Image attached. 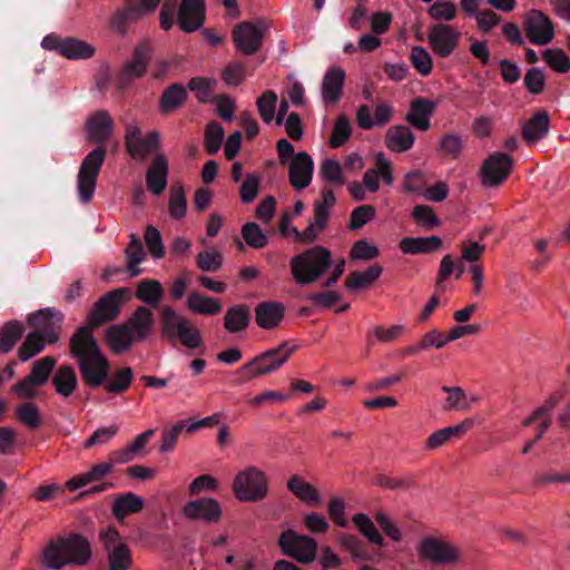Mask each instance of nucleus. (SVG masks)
<instances>
[{
    "label": "nucleus",
    "mask_w": 570,
    "mask_h": 570,
    "mask_svg": "<svg viewBox=\"0 0 570 570\" xmlns=\"http://www.w3.org/2000/svg\"><path fill=\"white\" fill-rule=\"evenodd\" d=\"M277 102L278 97L273 90H265L256 99L258 115L265 124H271L274 120Z\"/></svg>",
    "instance_id": "8fccbe9b"
},
{
    "label": "nucleus",
    "mask_w": 570,
    "mask_h": 570,
    "mask_svg": "<svg viewBox=\"0 0 570 570\" xmlns=\"http://www.w3.org/2000/svg\"><path fill=\"white\" fill-rule=\"evenodd\" d=\"M550 130V118L547 111L539 110L523 124L522 138L529 142L534 144L544 138Z\"/></svg>",
    "instance_id": "7c9ffc66"
},
{
    "label": "nucleus",
    "mask_w": 570,
    "mask_h": 570,
    "mask_svg": "<svg viewBox=\"0 0 570 570\" xmlns=\"http://www.w3.org/2000/svg\"><path fill=\"white\" fill-rule=\"evenodd\" d=\"M16 416L20 423L31 430L41 425V417L38 406L32 402H26L17 406Z\"/></svg>",
    "instance_id": "603ef678"
},
{
    "label": "nucleus",
    "mask_w": 570,
    "mask_h": 570,
    "mask_svg": "<svg viewBox=\"0 0 570 570\" xmlns=\"http://www.w3.org/2000/svg\"><path fill=\"white\" fill-rule=\"evenodd\" d=\"M296 348V345H289L287 342H284L275 348L261 353L240 366L237 373L242 376L243 382H249L256 377L273 373L288 361Z\"/></svg>",
    "instance_id": "0eeeda50"
},
{
    "label": "nucleus",
    "mask_w": 570,
    "mask_h": 570,
    "mask_svg": "<svg viewBox=\"0 0 570 570\" xmlns=\"http://www.w3.org/2000/svg\"><path fill=\"white\" fill-rule=\"evenodd\" d=\"M222 78L227 86H239L247 78L246 66L242 62L233 61L223 69Z\"/></svg>",
    "instance_id": "680f3d73"
},
{
    "label": "nucleus",
    "mask_w": 570,
    "mask_h": 570,
    "mask_svg": "<svg viewBox=\"0 0 570 570\" xmlns=\"http://www.w3.org/2000/svg\"><path fill=\"white\" fill-rule=\"evenodd\" d=\"M70 353L78 362L82 380L89 386H100L108 376L109 362L101 353L90 328L80 327L70 340Z\"/></svg>",
    "instance_id": "f03ea898"
},
{
    "label": "nucleus",
    "mask_w": 570,
    "mask_h": 570,
    "mask_svg": "<svg viewBox=\"0 0 570 570\" xmlns=\"http://www.w3.org/2000/svg\"><path fill=\"white\" fill-rule=\"evenodd\" d=\"M23 335V325L18 321L6 323L0 331V353H9Z\"/></svg>",
    "instance_id": "a18cd8bd"
},
{
    "label": "nucleus",
    "mask_w": 570,
    "mask_h": 570,
    "mask_svg": "<svg viewBox=\"0 0 570 570\" xmlns=\"http://www.w3.org/2000/svg\"><path fill=\"white\" fill-rule=\"evenodd\" d=\"M55 365L56 360L52 356H45L32 365L29 376L42 386L48 381Z\"/></svg>",
    "instance_id": "338daca9"
},
{
    "label": "nucleus",
    "mask_w": 570,
    "mask_h": 570,
    "mask_svg": "<svg viewBox=\"0 0 570 570\" xmlns=\"http://www.w3.org/2000/svg\"><path fill=\"white\" fill-rule=\"evenodd\" d=\"M289 183L296 190L306 188L313 178L314 163L312 157L301 151L295 154L288 168Z\"/></svg>",
    "instance_id": "412c9836"
},
{
    "label": "nucleus",
    "mask_w": 570,
    "mask_h": 570,
    "mask_svg": "<svg viewBox=\"0 0 570 570\" xmlns=\"http://www.w3.org/2000/svg\"><path fill=\"white\" fill-rule=\"evenodd\" d=\"M287 490L301 502L308 507H316L321 503L320 491L302 476L294 474L286 482Z\"/></svg>",
    "instance_id": "2f4dec72"
},
{
    "label": "nucleus",
    "mask_w": 570,
    "mask_h": 570,
    "mask_svg": "<svg viewBox=\"0 0 570 570\" xmlns=\"http://www.w3.org/2000/svg\"><path fill=\"white\" fill-rule=\"evenodd\" d=\"M442 246L439 236L405 237L400 242V249L404 254H420L438 250Z\"/></svg>",
    "instance_id": "ea45409f"
},
{
    "label": "nucleus",
    "mask_w": 570,
    "mask_h": 570,
    "mask_svg": "<svg viewBox=\"0 0 570 570\" xmlns=\"http://www.w3.org/2000/svg\"><path fill=\"white\" fill-rule=\"evenodd\" d=\"M335 200L332 190L323 189L321 196L314 202V219L308 223L307 227L299 232L295 226L291 225L289 217L285 214L281 218V233L283 235H292L296 242L302 244L314 243L326 228L330 209L334 206Z\"/></svg>",
    "instance_id": "20e7f679"
},
{
    "label": "nucleus",
    "mask_w": 570,
    "mask_h": 570,
    "mask_svg": "<svg viewBox=\"0 0 570 570\" xmlns=\"http://www.w3.org/2000/svg\"><path fill=\"white\" fill-rule=\"evenodd\" d=\"M346 73L340 66L330 67L322 79L321 96L326 105H336L343 95Z\"/></svg>",
    "instance_id": "aec40b11"
},
{
    "label": "nucleus",
    "mask_w": 570,
    "mask_h": 570,
    "mask_svg": "<svg viewBox=\"0 0 570 570\" xmlns=\"http://www.w3.org/2000/svg\"><path fill=\"white\" fill-rule=\"evenodd\" d=\"M411 61L413 67L422 76H428L433 69V62L430 53L425 48L416 46L411 51Z\"/></svg>",
    "instance_id": "e2e57ef3"
},
{
    "label": "nucleus",
    "mask_w": 570,
    "mask_h": 570,
    "mask_svg": "<svg viewBox=\"0 0 570 570\" xmlns=\"http://www.w3.org/2000/svg\"><path fill=\"white\" fill-rule=\"evenodd\" d=\"M379 248L365 239L355 242L350 250L351 261H371L379 256Z\"/></svg>",
    "instance_id": "69168bd1"
},
{
    "label": "nucleus",
    "mask_w": 570,
    "mask_h": 570,
    "mask_svg": "<svg viewBox=\"0 0 570 570\" xmlns=\"http://www.w3.org/2000/svg\"><path fill=\"white\" fill-rule=\"evenodd\" d=\"M225 132L223 127L217 122H210L207 125L205 130V141L204 146L208 154H216L224 139Z\"/></svg>",
    "instance_id": "052dcab7"
},
{
    "label": "nucleus",
    "mask_w": 570,
    "mask_h": 570,
    "mask_svg": "<svg viewBox=\"0 0 570 570\" xmlns=\"http://www.w3.org/2000/svg\"><path fill=\"white\" fill-rule=\"evenodd\" d=\"M52 386L58 395L67 399L78 387V379L75 370L69 365L60 366L52 376Z\"/></svg>",
    "instance_id": "f704fd0d"
},
{
    "label": "nucleus",
    "mask_w": 570,
    "mask_h": 570,
    "mask_svg": "<svg viewBox=\"0 0 570 570\" xmlns=\"http://www.w3.org/2000/svg\"><path fill=\"white\" fill-rule=\"evenodd\" d=\"M86 130L91 142L104 145L114 131V121L107 111L98 110L88 117Z\"/></svg>",
    "instance_id": "b1692460"
},
{
    "label": "nucleus",
    "mask_w": 570,
    "mask_h": 570,
    "mask_svg": "<svg viewBox=\"0 0 570 570\" xmlns=\"http://www.w3.org/2000/svg\"><path fill=\"white\" fill-rule=\"evenodd\" d=\"M204 0H183L178 10L177 22L185 32H193L204 23Z\"/></svg>",
    "instance_id": "5701e85b"
},
{
    "label": "nucleus",
    "mask_w": 570,
    "mask_h": 570,
    "mask_svg": "<svg viewBox=\"0 0 570 570\" xmlns=\"http://www.w3.org/2000/svg\"><path fill=\"white\" fill-rule=\"evenodd\" d=\"M45 347L43 335L39 332L27 335L24 342L18 350V356L21 362H27L39 354Z\"/></svg>",
    "instance_id": "864d4df0"
},
{
    "label": "nucleus",
    "mask_w": 570,
    "mask_h": 570,
    "mask_svg": "<svg viewBox=\"0 0 570 570\" xmlns=\"http://www.w3.org/2000/svg\"><path fill=\"white\" fill-rule=\"evenodd\" d=\"M106 343L114 354H121L128 351L136 338L132 331L125 323L109 326L105 334Z\"/></svg>",
    "instance_id": "c756f323"
},
{
    "label": "nucleus",
    "mask_w": 570,
    "mask_h": 570,
    "mask_svg": "<svg viewBox=\"0 0 570 570\" xmlns=\"http://www.w3.org/2000/svg\"><path fill=\"white\" fill-rule=\"evenodd\" d=\"M160 325L163 336L173 340L177 338L181 345L189 350L203 346L204 341L200 330L187 317L176 313L170 306L160 309Z\"/></svg>",
    "instance_id": "423d86ee"
},
{
    "label": "nucleus",
    "mask_w": 570,
    "mask_h": 570,
    "mask_svg": "<svg viewBox=\"0 0 570 570\" xmlns=\"http://www.w3.org/2000/svg\"><path fill=\"white\" fill-rule=\"evenodd\" d=\"M163 295L164 288L156 279H144L137 285L136 297L150 307H157Z\"/></svg>",
    "instance_id": "a19ab883"
},
{
    "label": "nucleus",
    "mask_w": 570,
    "mask_h": 570,
    "mask_svg": "<svg viewBox=\"0 0 570 570\" xmlns=\"http://www.w3.org/2000/svg\"><path fill=\"white\" fill-rule=\"evenodd\" d=\"M266 27L264 23L242 22L233 31L236 49L247 56L256 53L263 43Z\"/></svg>",
    "instance_id": "a211bd4d"
},
{
    "label": "nucleus",
    "mask_w": 570,
    "mask_h": 570,
    "mask_svg": "<svg viewBox=\"0 0 570 570\" xmlns=\"http://www.w3.org/2000/svg\"><path fill=\"white\" fill-rule=\"evenodd\" d=\"M70 353L78 362L82 380L89 386H100L108 376L109 362L101 353L90 328L80 327L70 340Z\"/></svg>",
    "instance_id": "f257e3e1"
},
{
    "label": "nucleus",
    "mask_w": 570,
    "mask_h": 570,
    "mask_svg": "<svg viewBox=\"0 0 570 570\" xmlns=\"http://www.w3.org/2000/svg\"><path fill=\"white\" fill-rule=\"evenodd\" d=\"M125 324L132 331L136 341H145L151 336L154 332V314L146 306H139L134 311Z\"/></svg>",
    "instance_id": "c85d7f7f"
},
{
    "label": "nucleus",
    "mask_w": 570,
    "mask_h": 570,
    "mask_svg": "<svg viewBox=\"0 0 570 570\" xmlns=\"http://www.w3.org/2000/svg\"><path fill=\"white\" fill-rule=\"evenodd\" d=\"M352 522L358 532L371 543H374L379 547L384 544L383 535L380 533L373 520L367 514L356 513L353 515Z\"/></svg>",
    "instance_id": "c03bdc74"
},
{
    "label": "nucleus",
    "mask_w": 570,
    "mask_h": 570,
    "mask_svg": "<svg viewBox=\"0 0 570 570\" xmlns=\"http://www.w3.org/2000/svg\"><path fill=\"white\" fill-rule=\"evenodd\" d=\"M332 264L331 252L315 246L293 256L289 261L291 273L298 285H306L321 278Z\"/></svg>",
    "instance_id": "39448f33"
},
{
    "label": "nucleus",
    "mask_w": 570,
    "mask_h": 570,
    "mask_svg": "<svg viewBox=\"0 0 570 570\" xmlns=\"http://www.w3.org/2000/svg\"><path fill=\"white\" fill-rule=\"evenodd\" d=\"M217 83L215 78L196 77L190 79L188 88L195 92L200 102H207L212 99L214 88Z\"/></svg>",
    "instance_id": "4d7b16f0"
},
{
    "label": "nucleus",
    "mask_w": 570,
    "mask_h": 570,
    "mask_svg": "<svg viewBox=\"0 0 570 570\" xmlns=\"http://www.w3.org/2000/svg\"><path fill=\"white\" fill-rule=\"evenodd\" d=\"M513 169V158L504 153L495 151L489 155L479 169L482 187L493 189L502 186Z\"/></svg>",
    "instance_id": "9b49d317"
},
{
    "label": "nucleus",
    "mask_w": 570,
    "mask_h": 570,
    "mask_svg": "<svg viewBox=\"0 0 570 570\" xmlns=\"http://www.w3.org/2000/svg\"><path fill=\"white\" fill-rule=\"evenodd\" d=\"M106 159L101 146L90 151L82 160L77 175V191L82 203H89L96 190L97 177Z\"/></svg>",
    "instance_id": "1a4fd4ad"
},
{
    "label": "nucleus",
    "mask_w": 570,
    "mask_h": 570,
    "mask_svg": "<svg viewBox=\"0 0 570 570\" xmlns=\"http://www.w3.org/2000/svg\"><path fill=\"white\" fill-rule=\"evenodd\" d=\"M435 107L434 101L416 97L411 101L405 119L414 128L426 131L431 126L430 119Z\"/></svg>",
    "instance_id": "a878e982"
},
{
    "label": "nucleus",
    "mask_w": 570,
    "mask_h": 570,
    "mask_svg": "<svg viewBox=\"0 0 570 570\" xmlns=\"http://www.w3.org/2000/svg\"><path fill=\"white\" fill-rule=\"evenodd\" d=\"M439 146L443 156L450 159H458L461 155L463 142L459 135L446 134L441 137Z\"/></svg>",
    "instance_id": "0e129e2a"
},
{
    "label": "nucleus",
    "mask_w": 570,
    "mask_h": 570,
    "mask_svg": "<svg viewBox=\"0 0 570 570\" xmlns=\"http://www.w3.org/2000/svg\"><path fill=\"white\" fill-rule=\"evenodd\" d=\"M380 179L387 186L393 184V174L391 163L382 153L375 157V167L368 168L363 175V185L370 193H376L380 189Z\"/></svg>",
    "instance_id": "393cba45"
},
{
    "label": "nucleus",
    "mask_w": 570,
    "mask_h": 570,
    "mask_svg": "<svg viewBox=\"0 0 570 570\" xmlns=\"http://www.w3.org/2000/svg\"><path fill=\"white\" fill-rule=\"evenodd\" d=\"M168 160L164 154H157L146 171V185L149 191L160 195L167 187Z\"/></svg>",
    "instance_id": "cd10ccee"
},
{
    "label": "nucleus",
    "mask_w": 570,
    "mask_h": 570,
    "mask_svg": "<svg viewBox=\"0 0 570 570\" xmlns=\"http://www.w3.org/2000/svg\"><path fill=\"white\" fill-rule=\"evenodd\" d=\"M95 51L94 46L75 38L63 39L60 47V55L67 59H87L92 57Z\"/></svg>",
    "instance_id": "79ce46f5"
},
{
    "label": "nucleus",
    "mask_w": 570,
    "mask_h": 570,
    "mask_svg": "<svg viewBox=\"0 0 570 570\" xmlns=\"http://www.w3.org/2000/svg\"><path fill=\"white\" fill-rule=\"evenodd\" d=\"M285 316V306L281 302L267 301L255 307V322L263 330L276 328Z\"/></svg>",
    "instance_id": "bb28decb"
},
{
    "label": "nucleus",
    "mask_w": 570,
    "mask_h": 570,
    "mask_svg": "<svg viewBox=\"0 0 570 570\" xmlns=\"http://www.w3.org/2000/svg\"><path fill=\"white\" fill-rule=\"evenodd\" d=\"M351 134L352 127L348 118L345 115L338 116L334 122L330 137V146L332 148L341 147L350 139Z\"/></svg>",
    "instance_id": "6e6d98bb"
},
{
    "label": "nucleus",
    "mask_w": 570,
    "mask_h": 570,
    "mask_svg": "<svg viewBox=\"0 0 570 570\" xmlns=\"http://www.w3.org/2000/svg\"><path fill=\"white\" fill-rule=\"evenodd\" d=\"M99 540L107 552L109 570H129L132 563L131 551L117 529L108 527L101 530Z\"/></svg>",
    "instance_id": "2eb2a0df"
},
{
    "label": "nucleus",
    "mask_w": 570,
    "mask_h": 570,
    "mask_svg": "<svg viewBox=\"0 0 570 570\" xmlns=\"http://www.w3.org/2000/svg\"><path fill=\"white\" fill-rule=\"evenodd\" d=\"M250 311L245 304L228 307L224 315V328L232 334L245 331L249 325Z\"/></svg>",
    "instance_id": "e433bc0d"
},
{
    "label": "nucleus",
    "mask_w": 570,
    "mask_h": 570,
    "mask_svg": "<svg viewBox=\"0 0 570 570\" xmlns=\"http://www.w3.org/2000/svg\"><path fill=\"white\" fill-rule=\"evenodd\" d=\"M126 258L129 275L131 277L138 276L141 273V269L138 267V265L144 261L145 252L140 239L135 235H131L130 237L129 245L126 249Z\"/></svg>",
    "instance_id": "de8ad7c7"
},
{
    "label": "nucleus",
    "mask_w": 570,
    "mask_h": 570,
    "mask_svg": "<svg viewBox=\"0 0 570 570\" xmlns=\"http://www.w3.org/2000/svg\"><path fill=\"white\" fill-rule=\"evenodd\" d=\"M414 136L405 126H393L385 135L386 147L394 153H403L412 148Z\"/></svg>",
    "instance_id": "58836bf2"
},
{
    "label": "nucleus",
    "mask_w": 570,
    "mask_h": 570,
    "mask_svg": "<svg viewBox=\"0 0 570 570\" xmlns=\"http://www.w3.org/2000/svg\"><path fill=\"white\" fill-rule=\"evenodd\" d=\"M149 52L146 47L136 48L131 59L124 63L118 77V90L124 91L131 81L141 78L147 70Z\"/></svg>",
    "instance_id": "6ab92c4d"
},
{
    "label": "nucleus",
    "mask_w": 570,
    "mask_h": 570,
    "mask_svg": "<svg viewBox=\"0 0 570 570\" xmlns=\"http://www.w3.org/2000/svg\"><path fill=\"white\" fill-rule=\"evenodd\" d=\"M429 17L441 23L453 21L458 17V8L454 2L449 0H439L433 2L426 10Z\"/></svg>",
    "instance_id": "09e8293b"
},
{
    "label": "nucleus",
    "mask_w": 570,
    "mask_h": 570,
    "mask_svg": "<svg viewBox=\"0 0 570 570\" xmlns=\"http://www.w3.org/2000/svg\"><path fill=\"white\" fill-rule=\"evenodd\" d=\"M183 514L190 520L214 523L220 519L222 508L217 500L203 498L187 502L183 508Z\"/></svg>",
    "instance_id": "4be33fe9"
},
{
    "label": "nucleus",
    "mask_w": 570,
    "mask_h": 570,
    "mask_svg": "<svg viewBox=\"0 0 570 570\" xmlns=\"http://www.w3.org/2000/svg\"><path fill=\"white\" fill-rule=\"evenodd\" d=\"M186 98V89L179 83H174L163 92L159 109L163 114L171 112L179 108L185 102Z\"/></svg>",
    "instance_id": "37998d69"
},
{
    "label": "nucleus",
    "mask_w": 570,
    "mask_h": 570,
    "mask_svg": "<svg viewBox=\"0 0 570 570\" xmlns=\"http://www.w3.org/2000/svg\"><path fill=\"white\" fill-rule=\"evenodd\" d=\"M125 148L132 159L146 160L150 155L159 154L160 135L156 130L142 135L137 124H128L125 130Z\"/></svg>",
    "instance_id": "9d476101"
},
{
    "label": "nucleus",
    "mask_w": 570,
    "mask_h": 570,
    "mask_svg": "<svg viewBox=\"0 0 570 570\" xmlns=\"http://www.w3.org/2000/svg\"><path fill=\"white\" fill-rule=\"evenodd\" d=\"M232 491L240 502L263 501L269 491L267 475L255 465H246L234 475Z\"/></svg>",
    "instance_id": "6e6552de"
},
{
    "label": "nucleus",
    "mask_w": 570,
    "mask_h": 570,
    "mask_svg": "<svg viewBox=\"0 0 570 570\" xmlns=\"http://www.w3.org/2000/svg\"><path fill=\"white\" fill-rule=\"evenodd\" d=\"M443 391L448 394L445 406L449 410H466L478 401L475 396L468 397L461 387L444 386Z\"/></svg>",
    "instance_id": "5fc2aeb1"
},
{
    "label": "nucleus",
    "mask_w": 570,
    "mask_h": 570,
    "mask_svg": "<svg viewBox=\"0 0 570 570\" xmlns=\"http://www.w3.org/2000/svg\"><path fill=\"white\" fill-rule=\"evenodd\" d=\"M242 236L246 244L253 248H263L267 244L265 234L255 223H246L242 227Z\"/></svg>",
    "instance_id": "774afa93"
},
{
    "label": "nucleus",
    "mask_w": 570,
    "mask_h": 570,
    "mask_svg": "<svg viewBox=\"0 0 570 570\" xmlns=\"http://www.w3.org/2000/svg\"><path fill=\"white\" fill-rule=\"evenodd\" d=\"M114 469L111 462H100L91 466V469L85 473L78 474L67 481L66 485L70 491H76L83 488L92 482L102 480Z\"/></svg>",
    "instance_id": "72a5a7b5"
},
{
    "label": "nucleus",
    "mask_w": 570,
    "mask_h": 570,
    "mask_svg": "<svg viewBox=\"0 0 570 570\" xmlns=\"http://www.w3.org/2000/svg\"><path fill=\"white\" fill-rule=\"evenodd\" d=\"M187 308L198 315H216L223 306L218 298L206 296L199 292H190L186 298Z\"/></svg>",
    "instance_id": "473e14b6"
},
{
    "label": "nucleus",
    "mask_w": 570,
    "mask_h": 570,
    "mask_svg": "<svg viewBox=\"0 0 570 570\" xmlns=\"http://www.w3.org/2000/svg\"><path fill=\"white\" fill-rule=\"evenodd\" d=\"M90 558L91 548L85 537L76 533L58 534L42 548L40 564L45 569L60 570L69 564L85 566Z\"/></svg>",
    "instance_id": "7ed1b4c3"
},
{
    "label": "nucleus",
    "mask_w": 570,
    "mask_h": 570,
    "mask_svg": "<svg viewBox=\"0 0 570 570\" xmlns=\"http://www.w3.org/2000/svg\"><path fill=\"white\" fill-rule=\"evenodd\" d=\"M421 559L436 564H456L461 561L462 553L458 546L439 537H425L417 547Z\"/></svg>",
    "instance_id": "ddd939ff"
},
{
    "label": "nucleus",
    "mask_w": 570,
    "mask_h": 570,
    "mask_svg": "<svg viewBox=\"0 0 570 570\" xmlns=\"http://www.w3.org/2000/svg\"><path fill=\"white\" fill-rule=\"evenodd\" d=\"M142 507L144 501L139 495L126 492L115 498L111 511L115 518L122 522L127 515L140 512Z\"/></svg>",
    "instance_id": "c9c22d12"
},
{
    "label": "nucleus",
    "mask_w": 570,
    "mask_h": 570,
    "mask_svg": "<svg viewBox=\"0 0 570 570\" xmlns=\"http://www.w3.org/2000/svg\"><path fill=\"white\" fill-rule=\"evenodd\" d=\"M543 59L557 72L566 73L570 70V58L559 48L547 49Z\"/></svg>",
    "instance_id": "bf43d9fd"
},
{
    "label": "nucleus",
    "mask_w": 570,
    "mask_h": 570,
    "mask_svg": "<svg viewBox=\"0 0 570 570\" xmlns=\"http://www.w3.org/2000/svg\"><path fill=\"white\" fill-rule=\"evenodd\" d=\"M523 27L527 38L535 46H546L554 38L552 20L540 10L532 9L527 12Z\"/></svg>",
    "instance_id": "f3484780"
},
{
    "label": "nucleus",
    "mask_w": 570,
    "mask_h": 570,
    "mask_svg": "<svg viewBox=\"0 0 570 570\" xmlns=\"http://www.w3.org/2000/svg\"><path fill=\"white\" fill-rule=\"evenodd\" d=\"M383 268L379 264L371 265L366 271H354L345 278V287L351 292H357L370 287L382 275Z\"/></svg>",
    "instance_id": "4c0bfd02"
},
{
    "label": "nucleus",
    "mask_w": 570,
    "mask_h": 570,
    "mask_svg": "<svg viewBox=\"0 0 570 570\" xmlns=\"http://www.w3.org/2000/svg\"><path fill=\"white\" fill-rule=\"evenodd\" d=\"M336 542L342 550L347 552L353 560H367L368 554L364 543L356 535L351 533H340Z\"/></svg>",
    "instance_id": "49530a36"
},
{
    "label": "nucleus",
    "mask_w": 570,
    "mask_h": 570,
    "mask_svg": "<svg viewBox=\"0 0 570 570\" xmlns=\"http://www.w3.org/2000/svg\"><path fill=\"white\" fill-rule=\"evenodd\" d=\"M130 295V289L126 287L116 288L101 296L95 304L88 315V328H96L115 320L119 313L126 297Z\"/></svg>",
    "instance_id": "4468645a"
},
{
    "label": "nucleus",
    "mask_w": 570,
    "mask_h": 570,
    "mask_svg": "<svg viewBox=\"0 0 570 570\" xmlns=\"http://www.w3.org/2000/svg\"><path fill=\"white\" fill-rule=\"evenodd\" d=\"M460 36L453 26L435 23L428 29L426 40L434 55L446 58L456 49Z\"/></svg>",
    "instance_id": "dca6fc26"
},
{
    "label": "nucleus",
    "mask_w": 570,
    "mask_h": 570,
    "mask_svg": "<svg viewBox=\"0 0 570 570\" xmlns=\"http://www.w3.org/2000/svg\"><path fill=\"white\" fill-rule=\"evenodd\" d=\"M282 552L296 561L307 564L316 559L317 542L306 534H298L292 529L282 532L278 539Z\"/></svg>",
    "instance_id": "f8f14e48"
},
{
    "label": "nucleus",
    "mask_w": 570,
    "mask_h": 570,
    "mask_svg": "<svg viewBox=\"0 0 570 570\" xmlns=\"http://www.w3.org/2000/svg\"><path fill=\"white\" fill-rule=\"evenodd\" d=\"M132 371L130 367L117 370L110 380L106 383L105 389L111 394H121L126 392L132 383Z\"/></svg>",
    "instance_id": "3c124183"
},
{
    "label": "nucleus",
    "mask_w": 570,
    "mask_h": 570,
    "mask_svg": "<svg viewBox=\"0 0 570 570\" xmlns=\"http://www.w3.org/2000/svg\"><path fill=\"white\" fill-rule=\"evenodd\" d=\"M407 332L406 325L393 324L389 327L377 325L372 330L376 341L382 344L393 343L404 336Z\"/></svg>",
    "instance_id": "13d9d810"
}]
</instances>
